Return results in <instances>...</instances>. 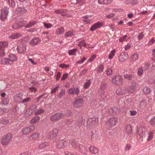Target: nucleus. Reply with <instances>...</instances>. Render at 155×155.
Listing matches in <instances>:
<instances>
[{"label":"nucleus","instance_id":"nucleus-1","mask_svg":"<svg viewBox=\"0 0 155 155\" xmlns=\"http://www.w3.org/2000/svg\"><path fill=\"white\" fill-rule=\"evenodd\" d=\"M9 8L5 7L2 8L0 15V18L2 21H4L7 18V16L9 13Z\"/></svg>","mask_w":155,"mask_h":155},{"label":"nucleus","instance_id":"nucleus-2","mask_svg":"<svg viewBox=\"0 0 155 155\" xmlns=\"http://www.w3.org/2000/svg\"><path fill=\"white\" fill-rule=\"evenodd\" d=\"M112 82L116 85H120L123 83V78L120 75H116L112 78Z\"/></svg>","mask_w":155,"mask_h":155},{"label":"nucleus","instance_id":"nucleus-3","mask_svg":"<svg viewBox=\"0 0 155 155\" xmlns=\"http://www.w3.org/2000/svg\"><path fill=\"white\" fill-rule=\"evenodd\" d=\"M12 135L10 134H7L5 135L1 139L2 144L3 145H7L12 139Z\"/></svg>","mask_w":155,"mask_h":155},{"label":"nucleus","instance_id":"nucleus-4","mask_svg":"<svg viewBox=\"0 0 155 155\" xmlns=\"http://www.w3.org/2000/svg\"><path fill=\"white\" fill-rule=\"evenodd\" d=\"M64 116V115L63 113H57L51 116L50 120L52 121L58 120L63 118Z\"/></svg>","mask_w":155,"mask_h":155},{"label":"nucleus","instance_id":"nucleus-5","mask_svg":"<svg viewBox=\"0 0 155 155\" xmlns=\"http://www.w3.org/2000/svg\"><path fill=\"white\" fill-rule=\"evenodd\" d=\"M35 128V126L31 125L23 128L21 130V132L23 135H28L30 132L34 131Z\"/></svg>","mask_w":155,"mask_h":155},{"label":"nucleus","instance_id":"nucleus-6","mask_svg":"<svg viewBox=\"0 0 155 155\" xmlns=\"http://www.w3.org/2000/svg\"><path fill=\"white\" fill-rule=\"evenodd\" d=\"M8 45V42L3 41L0 42V57H2L5 54L4 48H7Z\"/></svg>","mask_w":155,"mask_h":155},{"label":"nucleus","instance_id":"nucleus-7","mask_svg":"<svg viewBox=\"0 0 155 155\" xmlns=\"http://www.w3.org/2000/svg\"><path fill=\"white\" fill-rule=\"evenodd\" d=\"M17 50L18 52L22 54L25 53L26 50V45L23 43H21L18 46Z\"/></svg>","mask_w":155,"mask_h":155},{"label":"nucleus","instance_id":"nucleus-8","mask_svg":"<svg viewBox=\"0 0 155 155\" xmlns=\"http://www.w3.org/2000/svg\"><path fill=\"white\" fill-rule=\"evenodd\" d=\"M25 21L21 20L14 23L12 26L13 28L17 29L23 26L26 23Z\"/></svg>","mask_w":155,"mask_h":155},{"label":"nucleus","instance_id":"nucleus-9","mask_svg":"<svg viewBox=\"0 0 155 155\" xmlns=\"http://www.w3.org/2000/svg\"><path fill=\"white\" fill-rule=\"evenodd\" d=\"M98 122V119L96 118H91L88 119L87 124L88 127H90L96 125Z\"/></svg>","mask_w":155,"mask_h":155},{"label":"nucleus","instance_id":"nucleus-10","mask_svg":"<svg viewBox=\"0 0 155 155\" xmlns=\"http://www.w3.org/2000/svg\"><path fill=\"white\" fill-rule=\"evenodd\" d=\"M83 99L82 98H77L73 102V105L75 107L79 108L82 106Z\"/></svg>","mask_w":155,"mask_h":155},{"label":"nucleus","instance_id":"nucleus-11","mask_svg":"<svg viewBox=\"0 0 155 155\" xmlns=\"http://www.w3.org/2000/svg\"><path fill=\"white\" fill-rule=\"evenodd\" d=\"M80 93V90L78 87H72L70 88L68 91V94L73 95L75 94L78 95Z\"/></svg>","mask_w":155,"mask_h":155},{"label":"nucleus","instance_id":"nucleus-12","mask_svg":"<svg viewBox=\"0 0 155 155\" xmlns=\"http://www.w3.org/2000/svg\"><path fill=\"white\" fill-rule=\"evenodd\" d=\"M16 12L19 14L26 13L27 12V11L25 7L23 6L21 7L18 5L17 8L16 9Z\"/></svg>","mask_w":155,"mask_h":155},{"label":"nucleus","instance_id":"nucleus-13","mask_svg":"<svg viewBox=\"0 0 155 155\" xmlns=\"http://www.w3.org/2000/svg\"><path fill=\"white\" fill-rule=\"evenodd\" d=\"M117 119L115 117H112L108 120L106 124L109 126H114L116 125Z\"/></svg>","mask_w":155,"mask_h":155},{"label":"nucleus","instance_id":"nucleus-14","mask_svg":"<svg viewBox=\"0 0 155 155\" xmlns=\"http://www.w3.org/2000/svg\"><path fill=\"white\" fill-rule=\"evenodd\" d=\"M128 58V55L124 52H121L118 57L119 61L123 62L125 61Z\"/></svg>","mask_w":155,"mask_h":155},{"label":"nucleus","instance_id":"nucleus-15","mask_svg":"<svg viewBox=\"0 0 155 155\" xmlns=\"http://www.w3.org/2000/svg\"><path fill=\"white\" fill-rule=\"evenodd\" d=\"M102 25L103 24L101 22L98 21L92 25L90 30L91 31H94L96 29L101 27Z\"/></svg>","mask_w":155,"mask_h":155},{"label":"nucleus","instance_id":"nucleus-16","mask_svg":"<svg viewBox=\"0 0 155 155\" xmlns=\"http://www.w3.org/2000/svg\"><path fill=\"white\" fill-rule=\"evenodd\" d=\"M41 39L38 37L32 39L30 42L29 44L31 45L35 46L41 42Z\"/></svg>","mask_w":155,"mask_h":155},{"label":"nucleus","instance_id":"nucleus-17","mask_svg":"<svg viewBox=\"0 0 155 155\" xmlns=\"http://www.w3.org/2000/svg\"><path fill=\"white\" fill-rule=\"evenodd\" d=\"M67 145L66 141L62 140H60L57 143V147L58 148H63Z\"/></svg>","mask_w":155,"mask_h":155},{"label":"nucleus","instance_id":"nucleus-18","mask_svg":"<svg viewBox=\"0 0 155 155\" xmlns=\"http://www.w3.org/2000/svg\"><path fill=\"white\" fill-rule=\"evenodd\" d=\"M124 78L128 81H133L135 78V76L133 74L129 73L126 74L124 75Z\"/></svg>","mask_w":155,"mask_h":155},{"label":"nucleus","instance_id":"nucleus-19","mask_svg":"<svg viewBox=\"0 0 155 155\" xmlns=\"http://www.w3.org/2000/svg\"><path fill=\"white\" fill-rule=\"evenodd\" d=\"M8 59L10 62V64H11L13 62L17 61V58L15 55L11 54L9 55Z\"/></svg>","mask_w":155,"mask_h":155},{"label":"nucleus","instance_id":"nucleus-20","mask_svg":"<svg viewBox=\"0 0 155 155\" xmlns=\"http://www.w3.org/2000/svg\"><path fill=\"white\" fill-rule=\"evenodd\" d=\"M110 113L111 114H117L118 112V109L115 107H110L109 110Z\"/></svg>","mask_w":155,"mask_h":155},{"label":"nucleus","instance_id":"nucleus-21","mask_svg":"<svg viewBox=\"0 0 155 155\" xmlns=\"http://www.w3.org/2000/svg\"><path fill=\"white\" fill-rule=\"evenodd\" d=\"M107 87V84L106 83L101 82L100 85V88L99 91H104Z\"/></svg>","mask_w":155,"mask_h":155},{"label":"nucleus","instance_id":"nucleus-22","mask_svg":"<svg viewBox=\"0 0 155 155\" xmlns=\"http://www.w3.org/2000/svg\"><path fill=\"white\" fill-rule=\"evenodd\" d=\"M89 149L91 153L94 154L97 153L98 152V149L94 146H90L89 148Z\"/></svg>","mask_w":155,"mask_h":155},{"label":"nucleus","instance_id":"nucleus-23","mask_svg":"<svg viewBox=\"0 0 155 155\" xmlns=\"http://www.w3.org/2000/svg\"><path fill=\"white\" fill-rule=\"evenodd\" d=\"M132 85L134 86H136L135 84L134 83H132ZM134 87H130L129 86L127 87V91L129 93H132L134 92Z\"/></svg>","mask_w":155,"mask_h":155},{"label":"nucleus","instance_id":"nucleus-24","mask_svg":"<svg viewBox=\"0 0 155 155\" xmlns=\"http://www.w3.org/2000/svg\"><path fill=\"white\" fill-rule=\"evenodd\" d=\"M116 94L119 95H122L125 94L126 91L124 89L119 88L116 91Z\"/></svg>","mask_w":155,"mask_h":155},{"label":"nucleus","instance_id":"nucleus-25","mask_svg":"<svg viewBox=\"0 0 155 155\" xmlns=\"http://www.w3.org/2000/svg\"><path fill=\"white\" fill-rule=\"evenodd\" d=\"M0 64H10V62L7 58H0Z\"/></svg>","mask_w":155,"mask_h":155},{"label":"nucleus","instance_id":"nucleus-26","mask_svg":"<svg viewBox=\"0 0 155 155\" xmlns=\"http://www.w3.org/2000/svg\"><path fill=\"white\" fill-rule=\"evenodd\" d=\"M91 139L93 140L94 139H97L98 137V135L97 133L95 131H92L91 132Z\"/></svg>","mask_w":155,"mask_h":155},{"label":"nucleus","instance_id":"nucleus-27","mask_svg":"<svg viewBox=\"0 0 155 155\" xmlns=\"http://www.w3.org/2000/svg\"><path fill=\"white\" fill-rule=\"evenodd\" d=\"M7 4L10 7L12 8H14L15 5V3L14 0H6Z\"/></svg>","mask_w":155,"mask_h":155},{"label":"nucleus","instance_id":"nucleus-28","mask_svg":"<svg viewBox=\"0 0 155 155\" xmlns=\"http://www.w3.org/2000/svg\"><path fill=\"white\" fill-rule=\"evenodd\" d=\"M113 0H98L99 3L101 4H109Z\"/></svg>","mask_w":155,"mask_h":155},{"label":"nucleus","instance_id":"nucleus-29","mask_svg":"<svg viewBox=\"0 0 155 155\" xmlns=\"http://www.w3.org/2000/svg\"><path fill=\"white\" fill-rule=\"evenodd\" d=\"M22 36V35L19 33H17L12 34L10 36V38L13 39H15L20 37Z\"/></svg>","mask_w":155,"mask_h":155},{"label":"nucleus","instance_id":"nucleus-30","mask_svg":"<svg viewBox=\"0 0 155 155\" xmlns=\"http://www.w3.org/2000/svg\"><path fill=\"white\" fill-rule=\"evenodd\" d=\"M79 151L82 153L85 154L87 151V149L85 147L81 145L79 147Z\"/></svg>","mask_w":155,"mask_h":155},{"label":"nucleus","instance_id":"nucleus-31","mask_svg":"<svg viewBox=\"0 0 155 155\" xmlns=\"http://www.w3.org/2000/svg\"><path fill=\"white\" fill-rule=\"evenodd\" d=\"M126 131L128 134H131L132 133V127L129 124L127 125L125 127Z\"/></svg>","mask_w":155,"mask_h":155},{"label":"nucleus","instance_id":"nucleus-32","mask_svg":"<svg viewBox=\"0 0 155 155\" xmlns=\"http://www.w3.org/2000/svg\"><path fill=\"white\" fill-rule=\"evenodd\" d=\"M64 28L62 27L60 28L57 29L56 31V33L57 35H60L64 33Z\"/></svg>","mask_w":155,"mask_h":155},{"label":"nucleus","instance_id":"nucleus-33","mask_svg":"<svg viewBox=\"0 0 155 155\" xmlns=\"http://www.w3.org/2000/svg\"><path fill=\"white\" fill-rule=\"evenodd\" d=\"M68 10L66 9H61L55 10L54 12L56 14H62L67 12Z\"/></svg>","mask_w":155,"mask_h":155},{"label":"nucleus","instance_id":"nucleus-34","mask_svg":"<svg viewBox=\"0 0 155 155\" xmlns=\"http://www.w3.org/2000/svg\"><path fill=\"white\" fill-rule=\"evenodd\" d=\"M48 145V143L47 142H44L41 143L38 146V147L40 149H44Z\"/></svg>","mask_w":155,"mask_h":155},{"label":"nucleus","instance_id":"nucleus-35","mask_svg":"<svg viewBox=\"0 0 155 155\" xmlns=\"http://www.w3.org/2000/svg\"><path fill=\"white\" fill-rule=\"evenodd\" d=\"M74 35V32L73 31H69L65 32L64 34V36L65 37H69L73 36Z\"/></svg>","mask_w":155,"mask_h":155},{"label":"nucleus","instance_id":"nucleus-36","mask_svg":"<svg viewBox=\"0 0 155 155\" xmlns=\"http://www.w3.org/2000/svg\"><path fill=\"white\" fill-rule=\"evenodd\" d=\"M37 22L36 21H33L30 22L25 25V27L28 28L35 25Z\"/></svg>","mask_w":155,"mask_h":155},{"label":"nucleus","instance_id":"nucleus-37","mask_svg":"<svg viewBox=\"0 0 155 155\" xmlns=\"http://www.w3.org/2000/svg\"><path fill=\"white\" fill-rule=\"evenodd\" d=\"M58 134V130L57 129H54L52 130L51 134L52 137H56Z\"/></svg>","mask_w":155,"mask_h":155},{"label":"nucleus","instance_id":"nucleus-38","mask_svg":"<svg viewBox=\"0 0 155 155\" xmlns=\"http://www.w3.org/2000/svg\"><path fill=\"white\" fill-rule=\"evenodd\" d=\"M40 118L39 117L36 116L35 118H33L31 119L30 122L31 123H36L39 120Z\"/></svg>","mask_w":155,"mask_h":155},{"label":"nucleus","instance_id":"nucleus-39","mask_svg":"<svg viewBox=\"0 0 155 155\" xmlns=\"http://www.w3.org/2000/svg\"><path fill=\"white\" fill-rule=\"evenodd\" d=\"M64 123L67 125L72 124L73 123V120L71 119H67L64 120Z\"/></svg>","mask_w":155,"mask_h":155},{"label":"nucleus","instance_id":"nucleus-40","mask_svg":"<svg viewBox=\"0 0 155 155\" xmlns=\"http://www.w3.org/2000/svg\"><path fill=\"white\" fill-rule=\"evenodd\" d=\"M77 51V49L74 48L69 50L68 51V54L70 55H74Z\"/></svg>","mask_w":155,"mask_h":155},{"label":"nucleus","instance_id":"nucleus-41","mask_svg":"<svg viewBox=\"0 0 155 155\" xmlns=\"http://www.w3.org/2000/svg\"><path fill=\"white\" fill-rule=\"evenodd\" d=\"M20 155H34L33 151L25 152L21 153Z\"/></svg>","mask_w":155,"mask_h":155},{"label":"nucleus","instance_id":"nucleus-42","mask_svg":"<svg viewBox=\"0 0 155 155\" xmlns=\"http://www.w3.org/2000/svg\"><path fill=\"white\" fill-rule=\"evenodd\" d=\"M91 84V80H88L86 82L84 85V87L85 89L87 88L90 86Z\"/></svg>","mask_w":155,"mask_h":155},{"label":"nucleus","instance_id":"nucleus-43","mask_svg":"<svg viewBox=\"0 0 155 155\" xmlns=\"http://www.w3.org/2000/svg\"><path fill=\"white\" fill-rule=\"evenodd\" d=\"M115 52L116 50H113L111 51L109 55L108 58L109 59H111L115 55Z\"/></svg>","mask_w":155,"mask_h":155},{"label":"nucleus","instance_id":"nucleus-44","mask_svg":"<svg viewBox=\"0 0 155 155\" xmlns=\"http://www.w3.org/2000/svg\"><path fill=\"white\" fill-rule=\"evenodd\" d=\"M144 93L146 94H149L150 93V90L149 88L147 87H144L143 89Z\"/></svg>","mask_w":155,"mask_h":155},{"label":"nucleus","instance_id":"nucleus-45","mask_svg":"<svg viewBox=\"0 0 155 155\" xmlns=\"http://www.w3.org/2000/svg\"><path fill=\"white\" fill-rule=\"evenodd\" d=\"M106 74L107 75L110 76L111 75L112 73V70L111 68H109L107 69L106 71Z\"/></svg>","mask_w":155,"mask_h":155},{"label":"nucleus","instance_id":"nucleus-46","mask_svg":"<svg viewBox=\"0 0 155 155\" xmlns=\"http://www.w3.org/2000/svg\"><path fill=\"white\" fill-rule=\"evenodd\" d=\"M138 54L137 53L134 54L131 56V59L133 61H135L138 58Z\"/></svg>","mask_w":155,"mask_h":155},{"label":"nucleus","instance_id":"nucleus-47","mask_svg":"<svg viewBox=\"0 0 155 155\" xmlns=\"http://www.w3.org/2000/svg\"><path fill=\"white\" fill-rule=\"evenodd\" d=\"M65 91L62 89L61 90V91L59 92V93L58 95V96L60 98H61L62 97L65 95Z\"/></svg>","mask_w":155,"mask_h":155},{"label":"nucleus","instance_id":"nucleus-48","mask_svg":"<svg viewBox=\"0 0 155 155\" xmlns=\"http://www.w3.org/2000/svg\"><path fill=\"white\" fill-rule=\"evenodd\" d=\"M45 111V110L42 109H40L35 113V114L36 115H38L41 114L43 113Z\"/></svg>","mask_w":155,"mask_h":155},{"label":"nucleus","instance_id":"nucleus-49","mask_svg":"<svg viewBox=\"0 0 155 155\" xmlns=\"http://www.w3.org/2000/svg\"><path fill=\"white\" fill-rule=\"evenodd\" d=\"M9 99L8 97L6 98L2 101V104H7L9 102Z\"/></svg>","mask_w":155,"mask_h":155},{"label":"nucleus","instance_id":"nucleus-50","mask_svg":"<svg viewBox=\"0 0 155 155\" xmlns=\"http://www.w3.org/2000/svg\"><path fill=\"white\" fill-rule=\"evenodd\" d=\"M1 123L4 124H6L9 122V120L8 119H2L0 120Z\"/></svg>","mask_w":155,"mask_h":155},{"label":"nucleus","instance_id":"nucleus-51","mask_svg":"<svg viewBox=\"0 0 155 155\" xmlns=\"http://www.w3.org/2000/svg\"><path fill=\"white\" fill-rule=\"evenodd\" d=\"M104 68V65L102 64H101L98 67V68L97 70L100 73L102 72L103 71Z\"/></svg>","mask_w":155,"mask_h":155},{"label":"nucleus","instance_id":"nucleus-52","mask_svg":"<svg viewBox=\"0 0 155 155\" xmlns=\"http://www.w3.org/2000/svg\"><path fill=\"white\" fill-rule=\"evenodd\" d=\"M143 69L142 67L140 68L138 70L137 74H138L139 76L141 75L143 73Z\"/></svg>","mask_w":155,"mask_h":155},{"label":"nucleus","instance_id":"nucleus-53","mask_svg":"<svg viewBox=\"0 0 155 155\" xmlns=\"http://www.w3.org/2000/svg\"><path fill=\"white\" fill-rule=\"evenodd\" d=\"M6 109L4 108L2 109L0 108V115H1L4 114L6 112Z\"/></svg>","mask_w":155,"mask_h":155},{"label":"nucleus","instance_id":"nucleus-54","mask_svg":"<svg viewBox=\"0 0 155 155\" xmlns=\"http://www.w3.org/2000/svg\"><path fill=\"white\" fill-rule=\"evenodd\" d=\"M59 66L63 68H67L69 66V64H60L59 65Z\"/></svg>","mask_w":155,"mask_h":155},{"label":"nucleus","instance_id":"nucleus-55","mask_svg":"<svg viewBox=\"0 0 155 155\" xmlns=\"http://www.w3.org/2000/svg\"><path fill=\"white\" fill-rule=\"evenodd\" d=\"M30 137H31L33 139H36L38 137V134L35 133L31 135Z\"/></svg>","mask_w":155,"mask_h":155},{"label":"nucleus","instance_id":"nucleus-56","mask_svg":"<svg viewBox=\"0 0 155 155\" xmlns=\"http://www.w3.org/2000/svg\"><path fill=\"white\" fill-rule=\"evenodd\" d=\"M88 69L85 68L82 70H81L80 73V75L82 76L84 74L86 73Z\"/></svg>","mask_w":155,"mask_h":155},{"label":"nucleus","instance_id":"nucleus-57","mask_svg":"<svg viewBox=\"0 0 155 155\" xmlns=\"http://www.w3.org/2000/svg\"><path fill=\"white\" fill-rule=\"evenodd\" d=\"M96 58V55L93 54L88 60L87 61L89 62H91L94 61Z\"/></svg>","mask_w":155,"mask_h":155},{"label":"nucleus","instance_id":"nucleus-58","mask_svg":"<svg viewBox=\"0 0 155 155\" xmlns=\"http://www.w3.org/2000/svg\"><path fill=\"white\" fill-rule=\"evenodd\" d=\"M144 37V35L143 32H141L139 33L137 36L138 40H141Z\"/></svg>","mask_w":155,"mask_h":155},{"label":"nucleus","instance_id":"nucleus-59","mask_svg":"<svg viewBox=\"0 0 155 155\" xmlns=\"http://www.w3.org/2000/svg\"><path fill=\"white\" fill-rule=\"evenodd\" d=\"M87 58H85V57H84L83 58L81 59V60H79L78 61L76 62L77 64H81L83 63L87 59Z\"/></svg>","mask_w":155,"mask_h":155},{"label":"nucleus","instance_id":"nucleus-60","mask_svg":"<svg viewBox=\"0 0 155 155\" xmlns=\"http://www.w3.org/2000/svg\"><path fill=\"white\" fill-rule=\"evenodd\" d=\"M43 24L45 27L48 28H51L52 26V24L50 23H43Z\"/></svg>","mask_w":155,"mask_h":155},{"label":"nucleus","instance_id":"nucleus-61","mask_svg":"<svg viewBox=\"0 0 155 155\" xmlns=\"http://www.w3.org/2000/svg\"><path fill=\"white\" fill-rule=\"evenodd\" d=\"M153 133L150 132L149 133V136L147 139V141H149L150 140L153 138Z\"/></svg>","mask_w":155,"mask_h":155},{"label":"nucleus","instance_id":"nucleus-62","mask_svg":"<svg viewBox=\"0 0 155 155\" xmlns=\"http://www.w3.org/2000/svg\"><path fill=\"white\" fill-rule=\"evenodd\" d=\"M68 73H65L63 74L62 78H61V80L63 81L66 79L68 77Z\"/></svg>","mask_w":155,"mask_h":155},{"label":"nucleus","instance_id":"nucleus-63","mask_svg":"<svg viewBox=\"0 0 155 155\" xmlns=\"http://www.w3.org/2000/svg\"><path fill=\"white\" fill-rule=\"evenodd\" d=\"M150 123L152 126L155 125V117H153L150 121Z\"/></svg>","mask_w":155,"mask_h":155},{"label":"nucleus","instance_id":"nucleus-64","mask_svg":"<svg viewBox=\"0 0 155 155\" xmlns=\"http://www.w3.org/2000/svg\"><path fill=\"white\" fill-rule=\"evenodd\" d=\"M78 4L79 5H81L85 3V0H78Z\"/></svg>","mask_w":155,"mask_h":155}]
</instances>
